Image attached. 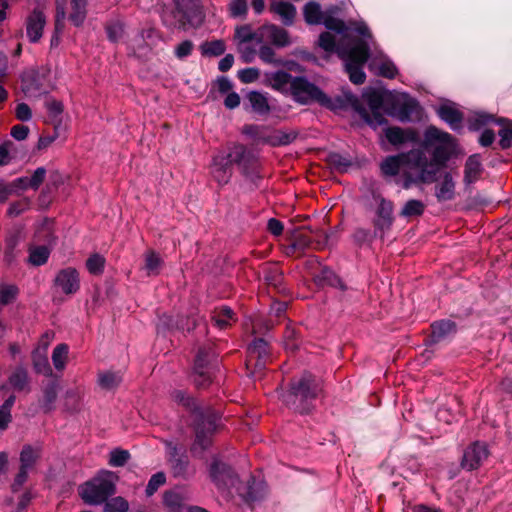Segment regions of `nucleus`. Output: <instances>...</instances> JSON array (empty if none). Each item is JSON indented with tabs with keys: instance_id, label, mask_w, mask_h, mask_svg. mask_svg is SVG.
<instances>
[{
	"instance_id": "1",
	"label": "nucleus",
	"mask_w": 512,
	"mask_h": 512,
	"mask_svg": "<svg viewBox=\"0 0 512 512\" xmlns=\"http://www.w3.org/2000/svg\"><path fill=\"white\" fill-rule=\"evenodd\" d=\"M424 145L434 147L432 156L427 155L422 149L388 156L380 165L382 174L385 177L401 176L405 189L417 182H434L441 167L454 150V139L447 132L431 126L425 131Z\"/></svg>"
},
{
	"instance_id": "2",
	"label": "nucleus",
	"mask_w": 512,
	"mask_h": 512,
	"mask_svg": "<svg viewBox=\"0 0 512 512\" xmlns=\"http://www.w3.org/2000/svg\"><path fill=\"white\" fill-rule=\"evenodd\" d=\"M345 40L336 41V37L330 32H323L318 39V46L327 53H337L345 61V68L350 81L354 84H362L365 81V73L362 70L368 59V47L364 41H357L349 46Z\"/></svg>"
},
{
	"instance_id": "3",
	"label": "nucleus",
	"mask_w": 512,
	"mask_h": 512,
	"mask_svg": "<svg viewBox=\"0 0 512 512\" xmlns=\"http://www.w3.org/2000/svg\"><path fill=\"white\" fill-rule=\"evenodd\" d=\"M177 401L193 409L195 421V441L191 447L194 454H200L212 443V435L218 428V414L208 406L200 407L196 402L177 391L174 394Z\"/></svg>"
},
{
	"instance_id": "4",
	"label": "nucleus",
	"mask_w": 512,
	"mask_h": 512,
	"mask_svg": "<svg viewBox=\"0 0 512 512\" xmlns=\"http://www.w3.org/2000/svg\"><path fill=\"white\" fill-rule=\"evenodd\" d=\"M117 476L111 471H102L79 488L83 501L89 505L104 503L116 492Z\"/></svg>"
},
{
	"instance_id": "5",
	"label": "nucleus",
	"mask_w": 512,
	"mask_h": 512,
	"mask_svg": "<svg viewBox=\"0 0 512 512\" xmlns=\"http://www.w3.org/2000/svg\"><path fill=\"white\" fill-rule=\"evenodd\" d=\"M320 385L315 378L305 373L291 384L290 392L285 396V402L300 413L310 411L309 400L317 397Z\"/></svg>"
},
{
	"instance_id": "6",
	"label": "nucleus",
	"mask_w": 512,
	"mask_h": 512,
	"mask_svg": "<svg viewBox=\"0 0 512 512\" xmlns=\"http://www.w3.org/2000/svg\"><path fill=\"white\" fill-rule=\"evenodd\" d=\"M245 157V148L242 145H233L228 152L218 154L212 164V176L220 184H227L232 175V165H242Z\"/></svg>"
},
{
	"instance_id": "7",
	"label": "nucleus",
	"mask_w": 512,
	"mask_h": 512,
	"mask_svg": "<svg viewBox=\"0 0 512 512\" xmlns=\"http://www.w3.org/2000/svg\"><path fill=\"white\" fill-rule=\"evenodd\" d=\"M290 93L296 101L302 104L316 101L330 109H337L341 107V101L339 99H330L318 87L304 78H294Z\"/></svg>"
},
{
	"instance_id": "8",
	"label": "nucleus",
	"mask_w": 512,
	"mask_h": 512,
	"mask_svg": "<svg viewBox=\"0 0 512 512\" xmlns=\"http://www.w3.org/2000/svg\"><path fill=\"white\" fill-rule=\"evenodd\" d=\"M304 18L308 24H320L323 23L330 32L336 37V41L345 40L348 37L349 28L346 24L330 15H326L321 10V7L316 2H309L304 7Z\"/></svg>"
},
{
	"instance_id": "9",
	"label": "nucleus",
	"mask_w": 512,
	"mask_h": 512,
	"mask_svg": "<svg viewBox=\"0 0 512 512\" xmlns=\"http://www.w3.org/2000/svg\"><path fill=\"white\" fill-rule=\"evenodd\" d=\"M47 69L28 70L22 75V91L28 98H38L51 88Z\"/></svg>"
},
{
	"instance_id": "10",
	"label": "nucleus",
	"mask_w": 512,
	"mask_h": 512,
	"mask_svg": "<svg viewBox=\"0 0 512 512\" xmlns=\"http://www.w3.org/2000/svg\"><path fill=\"white\" fill-rule=\"evenodd\" d=\"M176 17L181 26H198L203 21V12L199 0H175Z\"/></svg>"
},
{
	"instance_id": "11",
	"label": "nucleus",
	"mask_w": 512,
	"mask_h": 512,
	"mask_svg": "<svg viewBox=\"0 0 512 512\" xmlns=\"http://www.w3.org/2000/svg\"><path fill=\"white\" fill-rule=\"evenodd\" d=\"M53 288L67 296L76 294L80 289L79 272L73 267L59 270L54 277Z\"/></svg>"
},
{
	"instance_id": "12",
	"label": "nucleus",
	"mask_w": 512,
	"mask_h": 512,
	"mask_svg": "<svg viewBox=\"0 0 512 512\" xmlns=\"http://www.w3.org/2000/svg\"><path fill=\"white\" fill-rule=\"evenodd\" d=\"M257 42H270L277 47H286L292 40L285 29L274 24H265L257 30Z\"/></svg>"
},
{
	"instance_id": "13",
	"label": "nucleus",
	"mask_w": 512,
	"mask_h": 512,
	"mask_svg": "<svg viewBox=\"0 0 512 512\" xmlns=\"http://www.w3.org/2000/svg\"><path fill=\"white\" fill-rule=\"evenodd\" d=\"M210 476L219 489H238V477L233 470L224 463L215 460L211 465Z\"/></svg>"
},
{
	"instance_id": "14",
	"label": "nucleus",
	"mask_w": 512,
	"mask_h": 512,
	"mask_svg": "<svg viewBox=\"0 0 512 512\" xmlns=\"http://www.w3.org/2000/svg\"><path fill=\"white\" fill-rule=\"evenodd\" d=\"M377 208H376V219L374 220V226L376 230H380L381 232H384L388 229H390L392 223H393V210L394 206L393 203L381 195H374L373 196Z\"/></svg>"
},
{
	"instance_id": "15",
	"label": "nucleus",
	"mask_w": 512,
	"mask_h": 512,
	"mask_svg": "<svg viewBox=\"0 0 512 512\" xmlns=\"http://www.w3.org/2000/svg\"><path fill=\"white\" fill-rule=\"evenodd\" d=\"M41 447L39 445H24L20 453V471L16 477V482L22 484L27 477L29 470L33 468L40 457Z\"/></svg>"
},
{
	"instance_id": "16",
	"label": "nucleus",
	"mask_w": 512,
	"mask_h": 512,
	"mask_svg": "<svg viewBox=\"0 0 512 512\" xmlns=\"http://www.w3.org/2000/svg\"><path fill=\"white\" fill-rule=\"evenodd\" d=\"M160 42V36L153 28H147L133 40L134 53L140 57H147L149 52Z\"/></svg>"
},
{
	"instance_id": "17",
	"label": "nucleus",
	"mask_w": 512,
	"mask_h": 512,
	"mask_svg": "<svg viewBox=\"0 0 512 512\" xmlns=\"http://www.w3.org/2000/svg\"><path fill=\"white\" fill-rule=\"evenodd\" d=\"M488 457L485 444L475 443L468 447L463 455L462 466L468 470L478 468Z\"/></svg>"
},
{
	"instance_id": "18",
	"label": "nucleus",
	"mask_w": 512,
	"mask_h": 512,
	"mask_svg": "<svg viewBox=\"0 0 512 512\" xmlns=\"http://www.w3.org/2000/svg\"><path fill=\"white\" fill-rule=\"evenodd\" d=\"M46 23L42 10L36 8L27 18L26 31L31 42H37L41 37Z\"/></svg>"
},
{
	"instance_id": "19",
	"label": "nucleus",
	"mask_w": 512,
	"mask_h": 512,
	"mask_svg": "<svg viewBox=\"0 0 512 512\" xmlns=\"http://www.w3.org/2000/svg\"><path fill=\"white\" fill-rule=\"evenodd\" d=\"M168 462L171 466V469L175 476H180L185 473L188 460L184 455V452L181 451L176 445L171 442L166 443Z\"/></svg>"
},
{
	"instance_id": "20",
	"label": "nucleus",
	"mask_w": 512,
	"mask_h": 512,
	"mask_svg": "<svg viewBox=\"0 0 512 512\" xmlns=\"http://www.w3.org/2000/svg\"><path fill=\"white\" fill-rule=\"evenodd\" d=\"M367 101H368L370 108L372 109L373 118H371L368 115V113L366 112L365 109H360L359 113L362 116V118L365 119V121L372 126H377V125L383 124L384 117L382 114H380L378 112V109L382 105V97H381L380 93H378L376 91L370 92L369 94H367Z\"/></svg>"
},
{
	"instance_id": "21",
	"label": "nucleus",
	"mask_w": 512,
	"mask_h": 512,
	"mask_svg": "<svg viewBox=\"0 0 512 512\" xmlns=\"http://www.w3.org/2000/svg\"><path fill=\"white\" fill-rule=\"evenodd\" d=\"M60 389V384L55 380H49L43 384L42 397L39 402L45 412H50L55 408V402Z\"/></svg>"
},
{
	"instance_id": "22",
	"label": "nucleus",
	"mask_w": 512,
	"mask_h": 512,
	"mask_svg": "<svg viewBox=\"0 0 512 512\" xmlns=\"http://www.w3.org/2000/svg\"><path fill=\"white\" fill-rule=\"evenodd\" d=\"M385 136L392 145H401L406 142H416L417 133L412 129H402L400 127H390L385 130Z\"/></svg>"
},
{
	"instance_id": "23",
	"label": "nucleus",
	"mask_w": 512,
	"mask_h": 512,
	"mask_svg": "<svg viewBox=\"0 0 512 512\" xmlns=\"http://www.w3.org/2000/svg\"><path fill=\"white\" fill-rule=\"evenodd\" d=\"M269 355L268 344L264 339L255 340L249 347V363L255 360V368L262 369Z\"/></svg>"
},
{
	"instance_id": "24",
	"label": "nucleus",
	"mask_w": 512,
	"mask_h": 512,
	"mask_svg": "<svg viewBox=\"0 0 512 512\" xmlns=\"http://www.w3.org/2000/svg\"><path fill=\"white\" fill-rule=\"evenodd\" d=\"M209 362V354L204 349H200L196 356L194 373H195V384L197 386H205L210 381V376L205 370L207 363Z\"/></svg>"
},
{
	"instance_id": "25",
	"label": "nucleus",
	"mask_w": 512,
	"mask_h": 512,
	"mask_svg": "<svg viewBox=\"0 0 512 512\" xmlns=\"http://www.w3.org/2000/svg\"><path fill=\"white\" fill-rule=\"evenodd\" d=\"M270 11L278 15L284 25H291L296 16V8L285 1H272Z\"/></svg>"
},
{
	"instance_id": "26",
	"label": "nucleus",
	"mask_w": 512,
	"mask_h": 512,
	"mask_svg": "<svg viewBox=\"0 0 512 512\" xmlns=\"http://www.w3.org/2000/svg\"><path fill=\"white\" fill-rule=\"evenodd\" d=\"M267 79L273 89L285 93L290 92L294 80L290 74L284 71L271 73L267 75Z\"/></svg>"
},
{
	"instance_id": "27",
	"label": "nucleus",
	"mask_w": 512,
	"mask_h": 512,
	"mask_svg": "<svg viewBox=\"0 0 512 512\" xmlns=\"http://www.w3.org/2000/svg\"><path fill=\"white\" fill-rule=\"evenodd\" d=\"M439 117L447 122L452 129H458L461 125L462 114L455 108L453 104H442L438 108Z\"/></svg>"
},
{
	"instance_id": "28",
	"label": "nucleus",
	"mask_w": 512,
	"mask_h": 512,
	"mask_svg": "<svg viewBox=\"0 0 512 512\" xmlns=\"http://www.w3.org/2000/svg\"><path fill=\"white\" fill-rule=\"evenodd\" d=\"M437 199L441 202L449 201L454 198L455 195V182L450 173H445L441 182L436 186Z\"/></svg>"
},
{
	"instance_id": "29",
	"label": "nucleus",
	"mask_w": 512,
	"mask_h": 512,
	"mask_svg": "<svg viewBox=\"0 0 512 512\" xmlns=\"http://www.w3.org/2000/svg\"><path fill=\"white\" fill-rule=\"evenodd\" d=\"M9 385L17 392H30V381L24 368H16L9 376Z\"/></svg>"
},
{
	"instance_id": "30",
	"label": "nucleus",
	"mask_w": 512,
	"mask_h": 512,
	"mask_svg": "<svg viewBox=\"0 0 512 512\" xmlns=\"http://www.w3.org/2000/svg\"><path fill=\"white\" fill-rule=\"evenodd\" d=\"M431 327V339L433 342L442 341L454 334L456 331L455 324L449 320L436 322Z\"/></svg>"
},
{
	"instance_id": "31",
	"label": "nucleus",
	"mask_w": 512,
	"mask_h": 512,
	"mask_svg": "<svg viewBox=\"0 0 512 512\" xmlns=\"http://www.w3.org/2000/svg\"><path fill=\"white\" fill-rule=\"evenodd\" d=\"M482 171L481 162L478 155L470 156L465 164L464 181L467 184L475 182Z\"/></svg>"
},
{
	"instance_id": "32",
	"label": "nucleus",
	"mask_w": 512,
	"mask_h": 512,
	"mask_svg": "<svg viewBox=\"0 0 512 512\" xmlns=\"http://www.w3.org/2000/svg\"><path fill=\"white\" fill-rule=\"evenodd\" d=\"M369 67L377 74L387 78H394L397 74L396 66L394 65L393 62L387 59H373Z\"/></svg>"
},
{
	"instance_id": "33",
	"label": "nucleus",
	"mask_w": 512,
	"mask_h": 512,
	"mask_svg": "<svg viewBox=\"0 0 512 512\" xmlns=\"http://www.w3.org/2000/svg\"><path fill=\"white\" fill-rule=\"evenodd\" d=\"M33 366L37 373L51 375L52 370L48 361L47 351L35 349L32 354Z\"/></svg>"
},
{
	"instance_id": "34",
	"label": "nucleus",
	"mask_w": 512,
	"mask_h": 512,
	"mask_svg": "<svg viewBox=\"0 0 512 512\" xmlns=\"http://www.w3.org/2000/svg\"><path fill=\"white\" fill-rule=\"evenodd\" d=\"M212 320L220 329H225L236 321L234 313L229 307H221L213 313Z\"/></svg>"
},
{
	"instance_id": "35",
	"label": "nucleus",
	"mask_w": 512,
	"mask_h": 512,
	"mask_svg": "<svg viewBox=\"0 0 512 512\" xmlns=\"http://www.w3.org/2000/svg\"><path fill=\"white\" fill-rule=\"evenodd\" d=\"M87 0H71L70 21L75 25H81L86 17Z\"/></svg>"
},
{
	"instance_id": "36",
	"label": "nucleus",
	"mask_w": 512,
	"mask_h": 512,
	"mask_svg": "<svg viewBox=\"0 0 512 512\" xmlns=\"http://www.w3.org/2000/svg\"><path fill=\"white\" fill-rule=\"evenodd\" d=\"M122 381L119 372L105 371L98 374V383L101 388L110 390L116 388Z\"/></svg>"
},
{
	"instance_id": "37",
	"label": "nucleus",
	"mask_w": 512,
	"mask_h": 512,
	"mask_svg": "<svg viewBox=\"0 0 512 512\" xmlns=\"http://www.w3.org/2000/svg\"><path fill=\"white\" fill-rule=\"evenodd\" d=\"M15 402V396H9L0 406V431H5L12 421L11 409Z\"/></svg>"
},
{
	"instance_id": "38",
	"label": "nucleus",
	"mask_w": 512,
	"mask_h": 512,
	"mask_svg": "<svg viewBox=\"0 0 512 512\" xmlns=\"http://www.w3.org/2000/svg\"><path fill=\"white\" fill-rule=\"evenodd\" d=\"M425 210V204L417 199L408 200L400 211L402 217H416L421 216Z\"/></svg>"
},
{
	"instance_id": "39",
	"label": "nucleus",
	"mask_w": 512,
	"mask_h": 512,
	"mask_svg": "<svg viewBox=\"0 0 512 512\" xmlns=\"http://www.w3.org/2000/svg\"><path fill=\"white\" fill-rule=\"evenodd\" d=\"M249 102L254 112L258 114H267L270 110L267 98L259 92H251L248 95Z\"/></svg>"
},
{
	"instance_id": "40",
	"label": "nucleus",
	"mask_w": 512,
	"mask_h": 512,
	"mask_svg": "<svg viewBox=\"0 0 512 512\" xmlns=\"http://www.w3.org/2000/svg\"><path fill=\"white\" fill-rule=\"evenodd\" d=\"M162 267V259L154 251H149L145 255L144 270L148 276L157 275Z\"/></svg>"
},
{
	"instance_id": "41",
	"label": "nucleus",
	"mask_w": 512,
	"mask_h": 512,
	"mask_svg": "<svg viewBox=\"0 0 512 512\" xmlns=\"http://www.w3.org/2000/svg\"><path fill=\"white\" fill-rule=\"evenodd\" d=\"M50 250L46 246H36L30 248L29 263L34 266H40L47 262Z\"/></svg>"
},
{
	"instance_id": "42",
	"label": "nucleus",
	"mask_w": 512,
	"mask_h": 512,
	"mask_svg": "<svg viewBox=\"0 0 512 512\" xmlns=\"http://www.w3.org/2000/svg\"><path fill=\"white\" fill-rule=\"evenodd\" d=\"M103 512H127L129 503L121 496L113 497L104 502Z\"/></svg>"
},
{
	"instance_id": "43",
	"label": "nucleus",
	"mask_w": 512,
	"mask_h": 512,
	"mask_svg": "<svg viewBox=\"0 0 512 512\" xmlns=\"http://www.w3.org/2000/svg\"><path fill=\"white\" fill-rule=\"evenodd\" d=\"M68 357V346L65 344L57 345L52 353V362L57 370H63Z\"/></svg>"
},
{
	"instance_id": "44",
	"label": "nucleus",
	"mask_w": 512,
	"mask_h": 512,
	"mask_svg": "<svg viewBox=\"0 0 512 512\" xmlns=\"http://www.w3.org/2000/svg\"><path fill=\"white\" fill-rule=\"evenodd\" d=\"M105 266V258L100 254H92L86 261V268L90 274H102Z\"/></svg>"
},
{
	"instance_id": "45",
	"label": "nucleus",
	"mask_w": 512,
	"mask_h": 512,
	"mask_svg": "<svg viewBox=\"0 0 512 512\" xmlns=\"http://www.w3.org/2000/svg\"><path fill=\"white\" fill-rule=\"evenodd\" d=\"M201 50L204 55L219 56L225 51V43L222 40L205 42L201 45Z\"/></svg>"
},
{
	"instance_id": "46",
	"label": "nucleus",
	"mask_w": 512,
	"mask_h": 512,
	"mask_svg": "<svg viewBox=\"0 0 512 512\" xmlns=\"http://www.w3.org/2000/svg\"><path fill=\"white\" fill-rule=\"evenodd\" d=\"M130 458V453L127 450L114 449L109 455V465L112 467L124 466Z\"/></svg>"
},
{
	"instance_id": "47",
	"label": "nucleus",
	"mask_w": 512,
	"mask_h": 512,
	"mask_svg": "<svg viewBox=\"0 0 512 512\" xmlns=\"http://www.w3.org/2000/svg\"><path fill=\"white\" fill-rule=\"evenodd\" d=\"M258 54L260 59L265 63L274 64L275 66L284 64L282 60L275 57V51L268 45H262Z\"/></svg>"
},
{
	"instance_id": "48",
	"label": "nucleus",
	"mask_w": 512,
	"mask_h": 512,
	"mask_svg": "<svg viewBox=\"0 0 512 512\" xmlns=\"http://www.w3.org/2000/svg\"><path fill=\"white\" fill-rule=\"evenodd\" d=\"M166 482V476L163 472H158L151 476L146 487L147 496L153 495L157 489Z\"/></svg>"
},
{
	"instance_id": "49",
	"label": "nucleus",
	"mask_w": 512,
	"mask_h": 512,
	"mask_svg": "<svg viewBox=\"0 0 512 512\" xmlns=\"http://www.w3.org/2000/svg\"><path fill=\"white\" fill-rule=\"evenodd\" d=\"M235 36L241 42L255 40L257 42V30L253 31L250 25H243L236 29Z\"/></svg>"
},
{
	"instance_id": "50",
	"label": "nucleus",
	"mask_w": 512,
	"mask_h": 512,
	"mask_svg": "<svg viewBox=\"0 0 512 512\" xmlns=\"http://www.w3.org/2000/svg\"><path fill=\"white\" fill-rule=\"evenodd\" d=\"M247 10V0H231L229 3V12L232 17L245 16Z\"/></svg>"
},
{
	"instance_id": "51",
	"label": "nucleus",
	"mask_w": 512,
	"mask_h": 512,
	"mask_svg": "<svg viewBox=\"0 0 512 512\" xmlns=\"http://www.w3.org/2000/svg\"><path fill=\"white\" fill-rule=\"evenodd\" d=\"M500 146L507 149L512 145V122L505 123L499 131Z\"/></svg>"
},
{
	"instance_id": "52",
	"label": "nucleus",
	"mask_w": 512,
	"mask_h": 512,
	"mask_svg": "<svg viewBox=\"0 0 512 512\" xmlns=\"http://www.w3.org/2000/svg\"><path fill=\"white\" fill-rule=\"evenodd\" d=\"M182 500L183 499L181 495L176 492H166L164 495L165 505L173 512H176L180 509Z\"/></svg>"
},
{
	"instance_id": "53",
	"label": "nucleus",
	"mask_w": 512,
	"mask_h": 512,
	"mask_svg": "<svg viewBox=\"0 0 512 512\" xmlns=\"http://www.w3.org/2000/svg\"><path fill=\"white\" fill-rule=\"evenodd\" d=\"M327 161L331 167L339 171H343L349 166L348 160L338 153L329 154Z\"/></svg>"
},
{
	"instance_id": "54",
	"label": "nucleus",
	"mask_w": 512,
	"mask_h": 512,
	"mask_svg": "<svg viewBox=\"0 0 512 512\" xmlns=\"http://www.w3.org/2000/svg\"><path fill=\"white\" fill-rule=\"evenodd\" d=\"M124 33V26L120 22H114L107 26V34L111 41H118Z\"/></svg>"
},
{
	"instance_id": "55",
	"label": "nucleus",
	"mask_w": 512,
	"mask_h": 512,
	"mask_svg": "<svg viewBox=\"0 0 512 512\" xmlns=\"http://www.w3.org/2000/svg\"><path fill=\"white\" fill-rule=\"evenodd\" d=\"M259 75V70L253 67L243 69L238 73V77L243 83H252L259 78Z\"/></svg>"
},
{
	"instance_id": "56",
	"label": "nucleus",
	"mask_w": 512,
	"mask_h": 512,
	"mask_svg": "<svg viewBox=\"0 0 512 512\" xmlns=\"http://www.w3.org/2000/svg\"><path fill=\"white\" fill-rule=\"evenodd\" d=\"M46 170L43 167L37 168L33 175L29 178L28 181L30 184V188L36 190L42 184L45 179Z\"/></svg>"
},
{
	"instance_id": "57",
	"label": "nucleus",
	"mask_w": 512,
	"mask_h": 512,
	"mask_svg": "<svg viewBox=\"0 0 512 512\" xmlns=\"http://www.w3.org/2000/svg\"><path fill=\"white\" fill-rule=\"evenodd\" d=\"M193 50V43L185 40L175 48V55L179 59H183L191 54Z\"/></svg>"
},
{
	"instance_id": "58",
	"label": "nucleus",
	"mask_w": 512,
	"mask_h": 512,
	"mask_svg": "<svg viewBox=\"0 0 512 512\" xmlns=\"http://www.w3.org/2000/svg\"><path fill=\"white\" fill-rule=\"evenodd\" d=\"M29 207V201L27 199H23L17 202H14L10 205L8 209V214L10 216H18Z\"/></svg>"
},
{
	"instance_id": "59",
	"label": "nucleus",
	"mask_w": 512,
	"mask_h": 512,
	"mask_svg": "<svg viewBox=\"0 0 512 512\" xmlns=\"http://www.w3.org/2000/svg\"><path fill=\"white\" fill-rule=\"evenodd\" d=\"M15 114L17 119L20 121H29L32 117V112L26 103H20L17 105Z\"/></svg>"
},
{
	"instance_id": "60",
	"label": "nucleus",
	"mask_w": 512,
	"mask_h": 512,
	"mask_svg": "<svg viewBox=\"0 0 512 512\" xmlns=\"http://www.w3.org/2000/svg\"><path fill=\"white\" fill-rule=\"evenodd\" d=\"M13 193L30 188L28 177H20L9 183Z\"/></svg>"
},
{
	"instance_id": "61",
	"label": "nucleus",
	"mask_w": 512,
	"mask_h": 512,
	"mask_svg": "<svg viewBox=\"0 0 512 512\" xmlns=\"http://www.w3.org/2000/svg\"><path fill=\"white\" fill-rule=\"evenodd\" d=\"M29 128L25 125H15L11 129V135L16 140H24L28 136Z\"/></svg>"
},
{
	"instance_id": "62",
	"label": "nucleus",
	"mask_w": 512,
	"mask_h": 512,
	"mask_svg": "<svg viewBox=\"0 0 512 512\" xmlns=\"http://www.w3.org/2000/svg\"><path fill=\"white\" fill-rule=\"evenodd\" d=\"M46 107L50 113L51 116L56 117L60 115L63 111V105L61 102L57 100H48L46 102Z\"/></svg>"
},
{
	"instance_id": "63",
	"label": "nucleus",
	"mask_w": 512,
	"mask_h": 512,
	"mask_svg": "<svg viewBox=\"0 0 512 512\" xmlns=\"http://www.w3.org/2000/svg\"><path fill=\"white\" fill-rule=\"evenodd\" d=\"M268 230L271 234L279 236L283 232V224L279 220L271 218L268 221Z\"/></svg>"
},
{
	"instance_id": "64",
	"label": "nucleus",
	"mask_w": 512,
	"mask_h": 512,
	"mask_svg": "<svg viewBox=\"0 0 512 512\" xmlns=\"http://www.w3.org/2000/svg\"><path fill=\"white\" fill-rule=\"evenodd\" d=\"M239 104H240L239 95L235 92L228 93V95L226 96V98L224 100V105L228 109H234V108L238 107Z\"/></svg>"
}]
</instances>
